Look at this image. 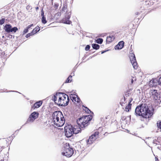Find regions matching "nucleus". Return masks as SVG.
<instances>
[{
  "mask_svg": "<svg viewBox=\"0 0 161 161\" xmlns=\"http://www.w3.org/2000/svg\"><path fill=\"white\" fill-rule=\"evenodd\" d=\"M58 3H54V7L56 8H57L58 7Z\"/></svg>",
  "mask_w": 161,
  "mask_h": 161,
  "instance_id": "c9c22d12",
  "label": "nucleus"
},
{
  "mask_svg": "<svg viewBox=\"0 0 161 161\" xmlns=\"http://www.w3.org/2000/svg\"><path fill=\"white\" fill-rule=\"evenodd\" d=\"M114 38L113 36H107L106 38V42L108 44H109L114 40Z\"/></svg>",
  "mask_w": 161,
  "mask_h": 161,
  "instance_id": "a211bd4d",
  "label": "nucleus"
},
{
  "mask_svg": "<svg viewBox=\"0 0 161 161\" xmlns=\"http://www.w3.org/2000/svg\"><path fill=\"white\" fill-rule=\"evenodd\" d=\"M156 141V140H153V143H155V141Z\"/></svg>",
  "mask_w": 161,
  "mask_h": 161,
  "instance_id": "09e8293b",
  "label": "nucleus"
},
{
  "mask_svg": "<svg viewBox=\"0 0 161 161\" xmlns=\"http://www.w3.org/2000/svg\"><path fill=\"white\" fill-rule=\"evenodd\" d=\"M92 48L93 49H95L96 50L98 49L100 47L99 45L96 43L92 44Z\"/></svg>",
  "mask_w": 161,
  "mask_h": 161,
  "instance_id": "aec40b11",
  "label": "nucleus"
},
{
  "mask_svg": "<svg viewBox=\"0 0 161 161\" xmlns=\"http://www.w3.org/2000/svg\"><path fill=\"white\" fill-rule=\"evenodd\" d=\"M70 98L72 100L73 102H76V97L75 96H74L73 94H70Z\"/></svg>",
  "mask_w": 161,
  "mask_h": 161,
  "instance_id": "a878e982",
  "label": "nucleus"
},
{
  "mask_svg": "<svg viewBox=\"0 0 161 161\" xmlns=\"http://www.w3.org/2000/svg\"><path fill=\"white\" fill-rule=\"evenodd\" d=\"M5 20L4 18H2L1 19H0V25H2L4 23L5 21Z\"/></svg>",
  "mask_w": 161,
  "mask_h": 161,
  "instance_id": "cd10ccee",
  "label": "nucleus"
},
{
  "mask_svg": "<svg viewBox=\"0 0 161 161\" xmlns=\"http://www.w3.org/2000/svg\"><path fill=\"white\" fill-rule=\"evenodd\" d=\"M159 85H161V76L159 79Z\"/></svg>",
  "mask_w": 161,
  "mask_h": 161,
  "instance_id": "f704fd0d",
  "label": "nucleus"
},
{
  "mask_svg": "<svg viewBox=\"0 0 161 161\" xmlns=\"http://www.w3.org/2000/svg\"><path fill=\"white\" fill-rule=\"evenodd\" d=\"M9 92H18L17 91H10Z\"/></svg>",
  "mask_w": 161,
  "mask_h": 161,
  "instance_id": "49530a36",
  "label": "nucleus"
},
{
  "mask_svg": "<svg viewBox=\"0 0 161 161\" xmlns=\"http://www.w3.org/2000/svg\"><path fill=\"white\" fill-rule=\"evenodd\" d=\"M83 107H84V108H86L85 110L86 112L88 114H89L90 113H92V114H93V112L91 111V110L88 108L86 106H84V105L82 106Z\"/></svg>",
  "mask_w": 161,
  "mask_h": 161,
  "instance_id": "5701e85b",
  "label": "nucleus"
},
{
  "mask_svg": "<svg viewBox=\"0 0 161 161\" xmlns=\"http://www.w3.org/2000/svg\"><path fill=\"white\" fill-rule=\"evenodd\" d=\"M14 134H13L12 135V137H14Z\"/></svg>",
  "mask_w": 161,
  "mask_h": 161,
  "instance_id": "8fccbe9b",
  "label": "nucleus"
},
{
  "mask_svg": "<svg viewBox=\"0 0 161 161\" xmlns=\"http://www.w3.org/2000/svg\"><path fill=\"white\" fill-rule=\"evenodd\" d=\"M132 100H133V99L132 98H130V100H129V102L131 103V101H132Z\"/></svg>",
  "mask_w": 161,
  "mask_h": 161,
  "instance_id": "a19ab883",
  "label": "nucleus"
},
{
  "mask_svg": "<svg viewBox=\"0 0 161 161\" xmlns=\"http://www.w3.org/2000/svg\"><path fill=\"white\" fill-rule=\"evenodd\" d=\"M149 94L150 97L153 100L157 101L158 103L161 102V92L156 89L150 90Z\"/></svg>",
  "mask_w": 161,
  "mask_h": 161,
  "instance_id": "20e7f679",
  "label": "nucleus"
},
{
  "mask_svg": "<svg viewBox=\"0 0 161 161\" xmlns=\"http://www.w3.org/2000/svg\"><path fill=\"white\" fill-rule=\"evenodd\" d=\"M41 12V15L42 17V22L43 24H45L47 23V21L46 19V17H45V16H44V12L43 11V8H42V9Z\"/></svg>",
  "mask_w": 161,
  "mask_h": 161,
  "instance_id": "dca6fc26",
  "label": "nucleus"
},
{
  "mask_svg": "<svg viewBox=\"0 0 161 161\" xmlns=\"http://www.w3.org/2000/svg\"><path fill=\"white\" fill-rule=\"evenodd\" d=\"M73 126L68 125V127H64V134L67 137H71L73 135Z\"/></svg>",
  "mask_w": 161,
  "mask_h": 161,
  "instance_id": "6e6552de",
  "label": "nucleus"
},
{
  "mask_svg": "<svg viewBox=\"0 0 161 161\" xmlns=\"http://www.w3.org/2000/svg\"><path fill=\"white\" fill-rule=\"evenodd\" d=\"M99 132H95L93 134L89 137L88 139L86 141V142L88 144H91L97 138L98 136Z\"/></svg>",
  "mask_w": 161,
  "mask_h": 161,
  "instance_id": "9b49d317",
  "label": "nucleus"
},
{
  "mask_svg": "<svg viewBox=\"0 0 161 161\" xmlns=\"http://www.w3.org/2000/svg\"><path fill=\"white\" fill-rule=\"evenodd\" d=\"M2 37L3 38V37H4V36H2Z\"/></svg>",
  "mask_w": 161,
  "mask_h": 161,
  "instance_id": "864d4df0",
  "label": "nucleus"
},
{
  "mask_svg": "<svg viewBox=\"0 0 161 161\" xmlns=\"http://www.w3.org/2000/svg\"><path fill=\"white\" fill-rule=\"evenodd\" d=\"M90 48V46L89 45H87L86 46L85 48V49L86 51H88L89 50Z\"/></svg>",
  "mask_w": 161,
  "mask_h": 161,
  "instance_id": "7c9ffc66",
  "label": "nucleus"
},
{
  "mask_svg": "<svg viewBox=\"0 0 161 161\" xmlns=\"http://www.w3.org/2000/svg\"><path fill=\"white\" fill-rule=\"evenodd\" d=\"M3 29L5 31L8 33L14 32L15 33L18 30V29L16 27H12V26L10 24H6L4 26Z\"/></svg>",
  "mask_w": 161,
  "mask_h": 161,
  "instance_id": "423d86ee",
  "label": "nucleus"
},
{
  "mask_svg": "<svg viewBox=\"0 0 161 161\" xmlns=\"http://www.w3.org/2000/svg\"><path fill=\"white\" fill-rule=\"evenodd\" d=\"M52 3L53 4V0H52Z\"/></svg>",
  "mask_w": 161,
  "mask_h": 161,
  "instance_id": "3c124183",
  "label": "nucleus"
},
{
  "mask_svg": "<svg viewBox=\"0 0 161 161\" xmlns=\"http://www.w3.org/2000/svg\"><path fill=\"white\" fill-rule=\"evenodd\" d=\"M59 93L63 95L62 97H61L62 99L64 101H66L65 99H66V97H67V98H68V97H69L65 93Z\"/></svg>",
  "mask_w": 161,
  "mask_h": 161,
  "instance_id": "4be33fe9",
  "label": "nucleus"
},
{
  "mask_svg": "<svg viewBox=\"0 0 161 161\" xmlns=\"http://www.w3.org/2000/svg\"><path fill=\"white\" fill-rule=\"evenodd\" d=\"M126 119V117L125 116H123L121 118V119L123 120H125Z\"/></svg>",
  "mask_w": 161,
  "mask_h": 161,
  "instance_id": "e433bc0d",
  "label": "nucleus"
},
{
  "mask_svg": "<svg viewBox=\"0 0 161 161\" xmlns=\"http://www.w3.org/2000/svg\"><path fill=\"white\" fill-rule=\"evenodd\" d=\"M33 35V34L31 32L29 33L28 34H27V35H26L25 36V37L27 38H28L30 36H32Z\"/></svg>",
  "mask_w": 161,
  "mask_h": 161,
  "instance_id": "c85d7f7f",
  "label": "nucleus"
},
{
  "mask_svg": "<svg viewBox=\"0 0 161 161\" xmlns=\"http://www.w3.org/2000/svg\"><path fill=\"white\" fill-rule=\"evenodd\" d=\"M52 117L54 124L57 126L61 127L64 124L65 119L61 111H55L53 113Z\"/></svg>",
  "mask_w": 161,
  "mask_h": 161,
  "instance_id": "7ed1b4c3",
  "label": "nucleus"
},
{
  "mask_svg": "<svg viewBox=\"0 0 161 161\" xmlns=\"http://www.w3.org/2000/svg\"><path fill=\"white\" fill-rule=\"evenodd\" d=\"M72 77V76L71 75H70L67 79L66 80L65 83H70L71 82L72 80L70 79H71Z\"/></svg>",
  "mask_w": 161,
  "mask_h": 161,
  "instance_id": "393cba45",
  "label": "nucleus"
},
{
  "mask_svg": "<svg viewBox=\"0 0 161 161\" xmlns=\"http://www.w3.org/2000/svg\"><path fill=\"white\" fill-rule=\"evenodd\" d=\"M129 57L133 67L134 69H136L138 68L137 63L135 54L133 53H130L129 54Z\"/></svg>",
  "mask_w": 161,
  "mask_h": 161,
  "instance_id": "1a4fd4ad",
  "label": "nucleus"
},
{
  "mask_svg": "<svg viewBox=\"0 0 161 161\" xmlns=\"http://www.w3.org/2000/svg\"><path fill=\"white\" fill-rule=\"evenodd\" d=\"M57 94L56 93L55 95L53 96L52 99L54 102L57 105V103H58V101H57Z\"/></svg>",
  "mask_w": 161,
  "mask_h": 161,
  "instance_id": "412c9836",
  "label": "nucleus"
},
{
  "mask_svg": "<svg viewBox=\"0 0 161 161\" xmlns=\"http://www.w3.org/2000/svg\"><path fill=\"white\" fill-rule=\"evenodd\" d=\"M71 13V12H66L65 14V17L61 20L62 22L63 23L70 24L71 23V21L69 20L70 18Z\"/></svg>",
  "mask_w": 161,
  "mask_h": 161,
  "instance_id": "9d476101",
  "label": "nucleus"
},
{
  "mask_svg": "<svg viewBox=\"0 0 161 161\" xmlns=\"http://www.w3.org/2000/svg\"><path fill=\"white\" fill-rule=\"evenodd\" d=\"M39 115V113L38 112L36 111L33 112L29 116L25 124H27L30 122H33L36 119L38 118Z\"/></svg>",
  "mask_w": 161,
  "mask_h": 161,
  "instance_id": "0eeeda50",
  "label": "nucleus"
},
{
  "mask_svg": "<svg viewBox=\"0 0 161 161\" xmlns=\"http://www.w3.org/2000/svg\"><path fill=\"white\" fill-rule=\"evenodd\" d=\"M157 125L158 128L161 130V121H158Z\"/></svg>",
  "mask_w": 161,
  "mask_h": 161,
  "instance_id": "bb28decb",
  "label": "nucleus"
},
{
  "mask_svg": "<svg viewBox=\"0 0 161 161\" xmlns=\"http://www.w3.org/2000/svg\"><path fill=\"white\" fill-rule=\"evenodd\" d=\"M133 81H134L133 79H131V83L132 84L133 82Z\"/></svg>",
  "mask_w": 161,
  "mask_h": 161,
  "instance_id": "79ce46f5",
  "label": "nucleus"
},
{
  "mask_svg": "<svg viewBox=\"0 0 161 161\" xmlns=\"http://www.w3.org/2000/svg\"><path fill=\"white\" fill-rule=\"evenodd\" d=\"M74 153V150L71 147L69 144L66 145L64 148V151L62 153L63 155L67 157H71Z\"/></svg>",
  "mask_w": 161,
  "mask_h": 161,
  "instance_id": "39448f33",
  "label": "nucleus"
},
{
  "mask_svg": "<svg viewBox=\"0 0 161 161\" xmlns=\"http://www.w3.org/2000/svg\"><path fill=\"white\" fill-rule=\"evenodd\" d=\"M103 40L102 38H99L95 41V42L96 43L99 44H102L103 43Z\"/></svg>",
  "mask_w": 161,
  "mask_h": 161,
  "instance_id": "b1692460",
  "label": "nucleus"
},
{
  "mask_svg": "<svg viewBox=\"0 0 161 161\" xmlns=\"http://www.w3.org/2000/svg\"><path fill=\"white\" fill-rule=\"evenodd\" d=\"M71 75H72V76H74L75 75H74V71L72 72L71 73Z\"/></svg>",
  "mask_w": 161,
  "mask_h": 161,
  "instance_id": "37998d69",
  "label": "nucleus"
},
{
  "mask_svg": "<svg viewBox=\"0 0 161 161\" xmlns=\"http://www.w3.org/2000/svg\"><path fill=\"white\" fill-rule=\"evenodd\" d=\"M30 25L31 27L33 25V24H31Z\"/></svg>",
  "mask_w": 161,
  "mask_h": 161,
  "instance_id": "de8ad7c7",
  "label": "nucleus"
},
{
  "mask_svg": "<svg viewBox=\"0 0 161 161\" xmlns=\"http://www.w3.org/2000/svg\"><path fill=\"white\" fill-rule=\"evenodd\" d=\"M149 84L151 86H156L159 85V80L156 78L152 79L149 82Z\"/></svg>",
  "mask_w": 161,
  "mask_h": 161,
  "instance_id": "ddd939ff",
  "label": "nucleus"
},
{
  "mask_svg": "<svg viewBox=\"0 0 161 161\" xmlns=\"http://www.w3.org/2000/svg\"><path fill=\"white\" fill-rule=\"evenodd\" d=\"M128 106H130V107H131V103L129 102L128 104Z\"/></svg>",
  "mask_w": 161,
  "mask_h": 161,
  "instance_id": "4c0bfd02",
  "label": "nucleus"
},
{
  "mask_svg": "<svg viewBox=\"0 0 161 161\" xmlns=\"http://www.w3.org/2000/svg\"><path fill=\"white\" fill-rule=\"evenodd\" d=\"M29 30L27 28L25 29L23 32V35H24L28 32Z\"/></svg>",
  "mask_w": 161,
  "mask_h": 161,
  "instance_id": "2f4dec72",
  "label": "nucleus"
},
{
  "mask_svg": "<svg viewBox=\"0 0 161 161\" xmlns=\"http://www.w3.org/2000/svg\"><path fill=\"white\" fill-rule=\"evenodd\" d=\"M92 118V116L90 114L83 116L79 118L76 120L79 128H77V126H73V134H76L80 132L82 130H84L89 125V122L91 120Z\"/></svg>",
  "mask_w": 161,
  "mask_h": 161,
  "instance_id": "f257e3e1",
  "label": "nucleus"
},
{
  "mask_svg": "<svg viewBox=\"0 0 161 161\" xmlns=\"http://www.w3.org/2000/svg\"><path fill=\"white\" fill-rule=\"evenodd\" d=\"M42 103V101H39L34 103L33 108L34 109L38 108L41 106Z\"/></svg>",
  "mask_w": 161,
  "mask_h": 161,
  "instance_id": "f3484780",
  "label": "nucleus"
},
{
  "mask_svg": "<svg viewBox=\"0 0 161 161\" xmlns=\"http://www.w3.org/2000/svg\"><path fill=\"white\" fill-rule=\"evenodd\" d=\"M109 50H104V51H101V54H103V53H105L106 52L108 51Z\"/></svg>",
  "mask_w": 161,
  "mask_h": 161,
  "instance_id": "72a5a7b5",
  "label": "nucleus"
},
{
  "mask_svg": "<svg viewBox=\"0 0 161 161\" xmlns=\"http://www.w3.org/2000/svg\"><path fill=\"white\" fill-rule=\"evenodd\" d=\"M77 97V101H76V102H77L78 103H80V100L79 98V97L77 95H75Z\"/></svg>",
  "mask_w": 161,
  "mask_h": 161,
  "instance_id": "473e14b6",
  "label": "nucleus"
},
{
  "mask_svg": "<svg viewBox=\"0 0 161 161\" xmlns=\"http://www.w3.org/2000/svg\"><path fill=\"white\" fill-rule=\"evenodd\" d=\"M136 80V78H135V80Z\"/></svg>",
  "mask_w": 161,
  "mask_h": 161,
  "instance_id": "603ef678",
  "label": "nucleus"
},
{
  "mask_svg": "<svg viewBox=\"0 0 161 161\" xmlns=\"http://www.w3.org/2000/svg\"><path fill=\"white\" fill-rule=\"evenodd\" d=\"M135 114L136 115L141 116L145 118H149L153 115L152 112L146 103H142L137 106L135 109Z\"/></svg>",
  "mask_w": 161,
  "mask_h": 161,
  "instance_id": "f03ea898",
  "label": "nucleus"
},
{
  "mask_svg": "<svg viewBox=\"0 0 161 161\" xmlns=\"http://www.w3.org/2000/svg\"><path fill=\"white\" fill-rule=\"evenodd\" d=\"M36 10H38L39 9V8L38 7H37L36 8Z\"/></svg>",
  "mask_w": 161,
  "mask_h": 161,
  "instance_id": "c03bdc74",
  "label": "nucleus"
},
{
  "mask_svg": "<svg viewBox=\"0 0 161 161\" xmlns=\"http://www.w3.org/2000/svg\"><path fill=\"white\" fill-rule=\"evenodd\" d=\"M155 161H158V158H157L155 157Z\"/></svg>",
  "mask_w": 161,
  "mask_h": 161,
  "instance_id": "a18cd8bd",
  "label": "nucleus"
},
{
  "mask_svg": "<svg viewBox=\"0 0 161 161\" xmlns=\"http://www.w3.org/2000/svg\"><path fill=\"white\" fill-rule=\"evenodd\" d=\"M66 8L65 6H64L63 8V11H64V10H65Z\"/></svg>",
  "mask_w": 161,
  "mask_h": 161,
  "instance_id": "58836bf2",
  "label": "nucleus"
},
{
  "mask_svg": "<svg viewBox=\"0 0 161 161\" xmlns=\"http://www.w3.org/2000/svg\"><path fill=\"white\" fill-rule=\"evenodd\" d=\"M31 27V26L29 25H28L27 27L26 28H27L28 30Z\"/></svg>",
  "mask_w": 161,
  "mask_h": 161,
  "instance_id": "ea45409f",
  "label": "nucleus"
},
{
  "mask_svg": "<svg viewBox=\"0 0 161 161\" xmlns=\"http://www.w3.org/2000/svg\"><path fill=\"white\" fill-rule=\"evenodd\" d=\"M69 101V98L68 97L67 101H64L62 99L61 97H59L58 100V103H57V105L59 106H66L68 105Z\"/></svg>",
  "mask_w": 161,
  "mask_h": 161,
  "instance_id": "f8f14e48",
  "label": "nucleus"
},
{
  "mask_svg": "<svg viewBox=\"0 0 161 161\" xmlns=\"http://www.w3.org/2000/svg\"><path fill=\"white\" fill-rule=\"evenodd\" d=\"M131 107L130 106H128V105L125 107L126 111L127 112H129L130 110L131 109Z\"/></svg>",
  "mask_w": 161,
  "mask_h": 161,
  "instance_id": "c756f323",
  "label": "nucleus"
},
{
  "mask_svg": "<svg viewBox=\"0 0 161 161\" xmlns=\"http://www.w3.org/2000/svg\"><path fill=\"white\" fill-rule=\"evenodd\" d=\"M17 130V131H19V130Z\"/></svg>",
  "mask_w": 161,
  "mask_h": 161,
  "instance_id": "5fc2aeb1",
  "label": "nucleus"
},
{
  "mask_svg": "<svg viewBox=\"0 0 161 161\" xmlns=\"http://www.w3.org/2000/svg\"><path fill=\"white\" fill-rule=\"evenodd\" d=\"M40 30V27L39 26H37L31 32L34 35L39 31Z\"/></svg>",
  "mask_w": 161,
  "mask_h": 161,
  "instance_id": "6ab92c4d",
  "label": "nucleus"
},
{
  "mask_svg": "<svg viewBox=\"0 0 161 161\" xmlns=\"http://www.w3.org/2000/svg\"><path fill=\"white\" fill-rule=\"evenodd\" d=\"M124 42L123 41L119 42L115 46L114 48L115 50H119L122 49L124 46Z\"/></svg>",
  "mask_w": 161,
  "mask_h": 161,
  "instance_id": "4468645a",
  "label": "nucleus"
},
{
  "mask_svg": "<svg viewBox=\"0 0 161 161\" xmlns=\"http://www.w3.org/2000/svg\"><path fill=\"white\" fill-rule=\"evenodd\" d=\"M130 92L129 90H127L125 93V95L124 96V98L122 99L121 100V102H120V104L122 105L123 103L124 104V102H125L126 99V97H128L130 94Z\"/></svg>",
  "mask_w": 161,
  "mask_h": 161,
  "instance_id": "2eb2a0df",
  "label": "nucleus"
}]
</instances>
